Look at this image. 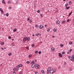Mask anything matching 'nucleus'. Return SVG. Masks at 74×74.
Segmentation results:
<instances>
[{"label":"nucleus","instance_id":"obj_57","mask_svg":"<svg viewBox=\"0 0 74 74\" xmlns=\"http://www.w3.org/2000/svg\"><path fill=\"white\" fill-rule=\"evenodd\" d=\"M30 19V18H28V19H27V21H29V20Z\"/></svg>","mask_w":74,"mask_h":74},{"label":"nucleus","instance_id":"obj_22","mask_svg":"<svg viewBox=\"0 0 74 74\" xmlns=\"http://www.w3.org/2000/svg\"><path fill=\"white\" fill-rule=\"evenodd\" d=\"M70 7H67L66 8V10H68V9H69L70 8Z\"/></svg>","mask_w":74,"mask_h":74},{"label":"nucleus","instance_id":"obj_2","mask_svg":"<svg viewBox=\"0 0 74 74\" xmlns=\"http://www.w3.org/2000/svg\"><path fill=\"white\" fill-rule=\"evenodd\" d=\"M55 72V70H52L50 71V73L52 74V73H53Z\"/></svg>","mask_w":74,"mask_h":74},{"label":"nucleus","instance_id":"obj_5","mask_svg":"<svg viewBox=\"0 0 74 74\" xmlns=\"http://www.w3.org/2000/svg\"><path fill=\"white\" fill-rule=\"evenodd\" d=\"M26 40H27V37H25L23 39V41H26Z\"/></svg>","mask_w":74,"mask_h":74},{"label":"nucleus","instance_id":"obj_25","mask_svg":"<svg viewBox=\"0 0 74 74\" xmlns=\"http://www.w3.org/2000/svg\"><path fill=\"white\" fill-rule=\"evenodd\" d=\"M16 67L17 69H19V67H20L19 65H17Z\"/></svg>","mask_w":74,"mask_h":74},{"label":"nucleus","instance_id":"obj_6","mask_svg":"<svg viewBox=\"0 0 74 74\" xmlns=\"http://www.w3.org/2000/svg\"><path fill=\"white\" fill-rule=\"evenodd\" d=\"M51 51L52 52H54V51H55V49H54V48H51Z\"/></svg>","mask_w":74,"mask_h":74},{"label":"nucleus","instance_id":"obj_44","mask_svg":"<svg viewBox=\"0 0 74 74\" xmlns=\"http://www.w3.org/2000/svg\"><path fill=\"white\" fill-rule=\"evenodd\" d=\"M49 71H48L47 70V74H48V73H49Z\"/></svg>","mask_w":74,"mask_h":74},{"label":"nucleus","instance_id":"obj_20","mask_svg":"<svg viewBox=\"0 0 74 74\" xmlns=\"http://www.w3.org/2000/svg\"><path fill=\"white\" fill-rule=\"evenodd\" d=\"M32 54H30L29 56V58H31V57H32Z\"/></svg>","mask_w":74,"mask_h":74},{"label":"nucleus","instance_id":"obj_37","mask_svg":"<svg viewBox=\"0 0 74 74\" xmlns=\"http://www.w3.org/2000/svg\"><path fill=\"white\" fill-rule=\"evenodd\" d=\"M8 15H9V14L7 13L6 14V16H8Z\"/></svg>","mask_w":74,"mask_h":74},{"label":"nucleus","instance_id":"obj_12","mask_svg":"<svg viewBox=\"0 0 74 74\" xmlns=\"http://www.w3.org/2000/svg\"><path fill=\"white\" fill-rule=\"evenodd\" d=\"M35 66H36V67H39V66H40V65L38 64H35Z\"/></svg>","mask_w":74,"mask_h":74},{"label":"nucleus","instance_id":"obj_36","mask_svg":"<svg viewBox=\"0 0 74 74\" xmlns=\"http://www.w3.org/2000/svg\"><path fill=\"white\" fill-rule=\"evenodd\" d=\"M40 16L41 17V18H42V17H43V16H42V14H40Z\"/></svg>","mask_w":74,"mask_h":74},{"label":"nucleus","instance_id":"obj_43","mask_svg":"<svg viewBox=\"0 0 74 74\" xmlns=\"http://www.w3.org/2000/svg\"><path fill=\"white\" fill-rule=\"evenodd\" d=\"M2 14H4V12H3V10H2V11H1Z\"/></svg>","mask_w":74,"mask_h":74},{"label":"nucleus","instance_id":"obj_33","mask_svg":"<svg viewBox=\"0 0 74 74\" xmlns=\"http://www.w3.org/2000/svg\"><path fill=\"white\" fill-rule=\"evenodd\" d=\"M11 55H12V53H9V54H8V55L9 56H11Z\"/></svg>","mask_w":74,"mask_h":74},{"label":"nucleus","instance_id":"obj_38","mask_svg":"<svg viewBox=\"0 0 74 74\" xmlns=\"http://www.w3.org/2000/svg\"><path fill=\"white\" fill-rule=\"evenodd\" d=\"M39 35V34H36V36H38Z\"/></svg>","mask_w":74,"mask_h":74},{"label":"nucleus","instance_id":"obj_16","mask_svg":"<svg viewBox=\"0 0 74 74\" xmlns=\"http://www.w3.org/2000/svg\"><path fill=\"white\" fill-rule=\"evenodd\" d=\"M66 23V21H63L62 22V24H64V23Z\"/></svg>","mask_w":74,"mask_h":74},{"label":"nucleus","instance_id":"obj_30","mask_svg":"<svg viewBox=\"0 0 74 74\" xmlns=\"http://www.w3.org/2000/svg\"><path fill=\"white\" fill-rule=\"evenodd\" d=\"M8 38H9V39H11V37L10 36H9L8 37Z\"/></svg>","mask_w":74,"mask_h":74},{"label":"nucleus","instance_id":"obj_34","mask_svg":"<svg viewBox=\"0 0 74 74\" xmlns=\"http://www.w3.org/2000/svg\"><path fill=\"white\" fill-rule=\"evenodd\" d=\"M68 5V4L66 3L65 4V7H67V6Z\"/></svg>","mask_w":74,"mask_h":74},{"label":"nucleus","instance_id":"obj_32","mask_svg":"<svg viewBox=\"0 0 74 74\" xmlns=\"http://www.w3.org/2000/svg\"><path fill=\"white\" fill-rule=\"evenodd\" d=\"M35 27H38V25H36Z\"/></svg>","mask_w":74,"mask_h":74},{"label":"nucleus","instance_id":"obj_61","mask_svg":"<svg viewBox=\"0 0 74 74\" xmlns=\"http://www.w3.org/2000/svg\"><path fill=\"white\" fill-rule=\"evenodd\" d=\"M13 74H16V73H15V72H14L13 73Z\"/></svg>","mask_w":74,"mask_h":74},{"label":"nucleus","instance_id":"obj_56","mask_svg":"<svg viewBox=\"0 0 74 74\" xmlns=\"http://www.w3.org/2000/svg\"><path fill=\"white\" fill-rule=\"evenodd\" d=\"M27 49H29V48L28 47H27L26 48Z\"/></svg>","mask_w":74,"mask_h":74},{"label":"nucleus","instance_id":"obj_14","mask_svg":"<svg viewBox=\"0 0 74 74\" xmlns=\"http://www.w3.org/2000/svg\"><path fill=\"white\" fill-rule=\"evenodd\" d=\"M28 64H29L30 63H31V61H27L26 62Z\"/></svg>","mask_w":74,"mask_h":74},{"label":"nucleus","instance_id":"obj_48","mask_svg":"<svg viewBox=\"0 0 74 74\" xmlns=\"http://www.w3.org/2000/svg\"><path fill=\"white\" fill-rule=\"evenodd\" d=\"M4 44V42H1V45H3V44Z\"/></svg>","mask_w":74,"mask_h":74},{"label":"nucleus","instance_id":"obj_8","mask_svg":"<svg viewBox=\"0 0 74 74\" xmlns=\"http://www.w3.org/2000/svg\"><path fill=\"white\" fill-rule=\"evenodd\" d=\"M56 24H59V23H60V21H57L56 22Z\"/></svg>","mask_w":74,"mask_h":74},{"label":"nucleus","instance_id":"obj_41","mask_svg":"<svg viewBox=\"0 0 74 74\" xmlns=\"http://www.w3.org/2000/svg\"><path fill=\"white\" fill-rule=\"evenodd\" d=\"M39 54H41V52L40 51L38 52Z\"/></svg>","mask_w":74,"mask_h":74},{"label":"nucleus","instance_id":"obj_64","mask_svg":"<svg viewBox=\"0 0 74 74\" xmlns=\"http://www.w3.org/2000/svg\"><path fill=\"white\" fill-rule=\"evenodd\" d=\"M12 40H14V39H12Z\"/></svg>","mask_w":74,"mask_h":74},{"label":"nucleus","instance_id":"obj_7","mask_svg":"<svg viewBox=\"0 0 74 74\" xmlns=\"http://www.w3.org/2000/svg\"><path fill=\"white\" fill-rule=\"evenodd\" d=\"M59 56L60 58L62 57V55L60 53H59Z\"/></svg>","mask_w":74,"mask_h":74},{"label":"nucleus","instance_id":"obj_47","mask_svg":"<svg viewBox=\"0 0 74 74\" xmlns=\"http://www.w3.org/2000/svg\"><path fill=\"white\" fill-rule=\"evenodd\" d=\"M67 54H69V53H70V52H69V51H68V52H67Z\"/></svg>","mask_w":74,"mask_h":74},{"label":"nucleus","instance_id":"obj_58","mask_svg":"<svg viewBox=\"0 0 74 74\" xmlns=\"http://www.w3.org/2000/svg\"><path fill=\"white\" fill-rule=\"evenodd\" d=\"M1 49H2V50H4V49L3 48H1Z\"/></svg>","mask_w":74,"mask_h":74},{"label":"nucleus","instance_id":"obj_50","mask_svg":"<svg viewBox=\"0 0 74 74\" xmlns=\"http://www.w3.org/2000/svg\"><path fill=\"white\" fill-rule=\"evenodd\" d=\"M18 1H16V4H18Z\"/></svg>","mask_w":74,"mask_h":74},{"label":"nucleus","instance_id":"obj_1","mask_svg":"<svg viewBox=\"0 0 74 74\" xmlns=\"http://www.w3.org/2000/svg\"><path fill=\"white\" fill-rule=\"evenodd\" d=\"M69 58L71 61H72V60H73V61H74V55H73L72 56V57L70 56H69Z\"/></svg>","mask_w":74,"mask_h":74},{"label":"nucleus","instance_id":"obj_29","mask_svg":"<svg viewBox=\"0 0 74 74\" xmlns=\"http://www.w3.org/2000/svg\"><path fill=\"white\" fill-rule=\"evenodd\" d=\"M71 51H72V49H71L70 50H69V52H71Z\"/></svg>","mask_w":74,"mask_h":74},{"label":"nucleus","instance_id":"obj_9","mask_svg":"<svg viewBox=\"0 0 74 74\" xmlns=\"http://www.w3.org/2000/svg\"><path fill=\"white\" fill-rule=\"evenodd\" d=\"M41 73H42V74H45V72H44V71L43 70H42L41 71Z\"/></svg>","mask_w":74,"mask_h":74},{"label":"nucleus","instance_id":"obj_24","mask_svg":"<svg viewBox=\"0 0 74 74\" xmlns=\"http://www.w3.org/2000/svg\"><path fill=\"white\" fill-rule=\"evenodd\" d=\"M32 47H34V44H33L32 45Z\"/></svg>","mask_w":74,"mask_h":74},{"label":"nucleus","instance_id":"obj_45","mask_svg":"<svg viewBox=\"0 0 74 74\" xmlns=\"http://www.w3.org/2000/svg\"><path fill=\"white\" fill-rule=\"evenodd\" d=\"M49 71H48L47 70V74H48V73H49Z\"/></svg>","mask_w":74,"mask_h":74},{"label":"nucleus","instance_id":"obj_52","mask_svg":"<svg viewBox=\"0 0 74 74\" xmlns=\"http://www.w3.org/2000/svg\"><path fill=\"white\" fill-rule=\"evenodd\" d=\"M69 21H70V19H68L67 21V22H69Z\"/></svg>","mask_w":74,"mask_h":74},{"label":"nucleus","instance_id":"obj_13","mask_svg":"<svg viewBox=\"0 0 74 74\" xmlns=\"http://www.w3.org/2000/svg\"><path fill=\"white\" fill-rule=\"evenodd\" d=\"M69 45H71V44H73V42H70L69 43Z\"/></svg>","mask_w":74,"mask_h":74},{"label":"nucleus","instance_id":"obj_42","mask_svg":"<svg viewBox=\"0 0 74 74\" xmlns=\"http://www.w3.org/2000/svg\"><path fill=\"white\" fill-rule=\"evenodd\" d=\"M2 14H4V12H3V10H2V11H1Z\"/></svg>","mask_w":74,"mask_h":74},{"label":"nucleus","instance_id":"obj_54","mask_svg":"<svg viewBox=\"0 0 74 74\" xmlns=\"http://www.w3.org/2000/svg\"><path fill=\"white\" fill-rule=\"evenodd\" d=\"M64 53H65L64 52H63L62 53V55H63V54H64Z\"/></svg>","mask_w":74,"mask_h":74},{"label":"nucleus","instance_id":"obj_53","mask_svg":"<svg viewBox=\"0 0 74 74\" xmlns=\"http://www.w3.org/2000/svg\"><path fill=\"white\" fill-rule=\"evenodd\" d=\"M16 68H14V71H15V70H16Z\"/></svg>","mask_w":74,"mask_h":74},{"label":"nucleus","instance_id":"obj_18","mask_svg":"<svg viewBox=\"0 0 74 74\" xmlns=\"http://www.w3.org/2000/svg\"><path fill=\"white\" fill-rule=\"evenodd\" d=\"M48 71H50L51 70V67H49L48 69Z\"/></svg>","mask_w":74,"mask_h":74},{"label":"nucleus","instance_id":"obj_27","mask_svg":"<svg viewBox=\"0 0 74 74\" xmlns=\"http://www.w3.org/2000/svg\"><path fill=\"white\" fill-rule=\"evenodd\" d=\"M11 2L10 1H9L8 2V4H11Z\"/></svg>","mask_w":74,"mask_h":74},{"label":"nucleus","instance_id":"obj_60","mask_svg":"<svg viewBox=\"0 0 74 74\" xmlns=\"http://www.w3.org/2000/svg\"><path fill=\"white\" fill-rule=\"evenodd\" d=\"M6 49V48L5 47L3 48V49Z\"/></svg>","mask_w":74,"mask_h":74},{"label":"nucleus","instance_id":"obj_15","mask_svg":"<svg viewBox=\"0 0 74 74\" xmlns=\"http://www.w3.org/2000/svg\"><path fill=\"white\" fill-rule=\"evenodd\" d=\"M16 30H17V29H16L15 28V29H14L13 30V31L14 32H15L16 31Z\"/></svg>","mask_w":74,"mask_h":74},{"label":"nucleus","instance_id":"obj_55","mask_svg":"<svg viewBox=\"0 0 74 74\" xmlns=\"http://www.w3.org/2000/svg\"><path fill=\"white\" fill-rule=\"evenodd\" d=\"M36 74H38V72H36Z\"/></svg>","mask_w":74,"mask_h":74},{"label":"nucleus","instance_id":"obj_26","mask_svg":"<svg viewBox=\"0 0 74 74\" xmlns=\"http://www.w3.org/2000/svg\"><path fill=\"white\" fill-rule=\"evenodd\" d=\"M60 46L61 47H63V44H61L60 45Z\"/></svg>","mask_w":74,"mask_h":74},{"label":"nucleus","instance_id":"obj_49","mask_svg":"<svg viewBox=\"0 0 74 74\" xmlns=\"http://www.w3.org/2000/svg\"><path fill=\"white\" fill-rule=\"evenodd\" d=\"M66 64H67V63H66V62H64V65L65 66H66Z\"/></svg>","mask_w":74,"mask_h":74},{"label":"nucleus","instance_id":"obj_17","mask_svg":"<svg viewBox=\"0 0 74 74\" xmlns=\"http://www.w3.org/2000/svg\"><path fill=\"white\" fill-rule=\"evenodd\" d=\"M2 3H3V4H5V1H4V0H2Z\"/></svg>","mask_w":74,"mask_h":74},{"label":"nucleus","instance_id":"obj_28","mask_svg":"<svg viewBox=\"0 0 74 74\" xmlns=\"http://www.w3.org/2000/svg\"><path fill=\"white\" fill-rule=\"evenodd\" d=\"M18 65H19V67H22V64H19Z\"/></svg>","mask_w":74,"mask_h":74},{"label":"nucleus","instance_id":"obj_21","mask_svg":"<svg viewBox=\"0 0 74 74\" xmlns=\"http://www.w3.org/2000/svg\"><path fill=\"white\" fill-rule=\"evenodd\" d=\"M56 31H57V30L56 29H54L53 30V32H56Z\"/></svg>","mask_w":74,"mask_h":74},{"label":"nucleus","instance_id":"obj_59","mask_svg":"<svg viewBox=\"0 0 74 74\" xmlns=\"http://www.w3.org/2000/svg\"><path fill=\"white\" fill-rule=\"evenodd\" d=\"M29 22H30V23L32 22V20H30L29 21Z\"/></svg>","mask_w":74,"mask_h":74},{"label":"nucleus","instance_id":"obj_39","mask_svg":"<svg viewBox=\"0 0 74 74\" xmlns=\"http://www.w3.org/2000/svg\"><path fill=\"white\" fill-rule=\"evenodd\" d=\"M37 12H38V13H40V10H38Z\"/></svg>","mask_w":74,"mask_h":74},{"label":"nucleus","instance_id":"obj_3","mask_svg":"<svg viewBox=\"0 0 74 74\" xmlns=\"http://www.w3.org/2000/svg\"><path fill=\"white\" fill-rule=\"evenodd\" d=\"M44 26L43 25H40V26L39 27V28L40 29H43V28H44Z\"/></svg>","mask_w":74,"mask_h":74},{"label":"nucleus","instance_id":"obj_40","mask_svg":"<svg viewBox=\"0 0 74 74\" xmlns=\"http://www.w3.org/2000/svg\"><path fill=\"white\" fill-rule=\"evenodd\" d=\"M8 9H9V10H10V9H11V7H9L8 8Z\"/></svg>","mask_w":74,"mask_h":74},{"label":"nucleus","instance_id":"obj_4","mask_svg":"<svg viewBox=\"0 0 74 74\" xmlns=\"http://www.w3.org/2000/svg\"><path fill=\"white\" fill-rule=\"evenodd\" d=\"M36 64L35 63H34L32 65V68H34V66H36L35 65Z\"/></svg>","mask_w":74,"mask_h":74},{"label":"nucleus","instance_id":"obj_46","mask_svg":"<svg viewBox=\"0 0 74 74\" xmlns=\"http://www.w3.org/2000/svg\"><path fill=\"white\" fill-rule=\"evenodd\" d=\"M38 51H35V53H38Z\"/></svg>","mask_w":74,"mask_h":74},{"label":"nucleus","instance_id":"obj_35","mask_svg":"<svg viewBox=\"0 0 74 74\" xmlns=\"http://www.w3.org/2000/svg\"><path fill=\"white\" fill-rule=\"evenodd\" d=\"M34 63V61H33L31 62V64H32V63Z\"/></svg>","mask_w":74,"mask_h":74},{"label":"nucleus","instance_id":"obj_11","mask_svg":"<svg viewBox=\"0 0 74 74\" xmlns=\"http://www.w3.org/2000/svg\"><path fill=\"white\" fill-rule=\"evenodd\" d=\"M71 4H72V2L71 1H70L69 2V5H71Z\"/></svg>","mask_w":74,"mask_h":74},{"label":"nucleus","instance_id":"obj_19","mask_svg":"<svg viewBox=\"0 0 74 74\" xmlns=\"http://www.w3.org/2000/svg\"><path fill=\"white\" fill-rule=\"evenodd\" d=\"M72 14V11L69 14V16H70L71 15V14Z\"/></svg>","mask_w":74,"mask_h":74},{"label":"nucleus","instance_id":"obj_63","mask_svg":"<svg viewBox=\"0 0 74 74\" xmlns=\"http://www.w3.org/2000/svg\"><path fill=\"white\" fill-rule=\"evenodd\" d=\"M58 68L59 69H60V66H59Z\"/></svg>","mask_w":74,"mask_h":74},{"label":"nucleus","instance_id":"obj_51","mask_svg":"<svg viewBox=\"0 0 74 74\" xmlns=\"http://www.w3.org/2000/svg\"><path fill=\"white\" fill-rule=\"evenodd\" d=\"M3 11V10L1 8L0 9V11Z\"/></svg>","mask_w":74,"mask_h":74},{"label":"nucleus","instance_id":"obj_31","mask_svg":"<svg viewBox=\"0 0 74 74\" xmlns=\"http://www.w3.org/2000/svg\"><path fill=\"white\" fill-rule=\"evenodd\" d=\"M35 69H39V67L36 66Z\"/></svg>","mask_w":74,"mask_h":74},{"label":"nucleus","instance_id":"obj_23","mask_svg":"<svg viewBox=\"0 0 74 74\" xmlns=\"http://www.w3.org/2000/svg\"><path fill=\"white\" fill-rule=\"evenodd\" d=\"M27 39L28 41H29L30 39V38H29V37H27Z\"/></svg>","mask_w":74,"mask_h":74},{"label":"nucleus","instance_id":"obj_10","mask_svg":"<svg viewBox=\"0 0 74 74\" xmlns=\"http://www.w3.org/2000/svg\"><path fill=\"white\" fill-rule=\"evenodd\" d=\"M50 28H48L47 29V31L48 32H49L50 31Z\"/></svg>","mask_w":74,"mask_h":74},{"label":"nucleus","instance_id":"obj_62","mask_svg":"<svg viewBox=\"0 0 74 74\" xmlns=\"http://www.w3.org/2000/svg\"><path fill=\"white\" fill-rule=\"evenodd\" d=\"M70 70V71H72V70L71 69Z\"/></svg>","mask_w":74,"mask_h":74}]
</instances>
